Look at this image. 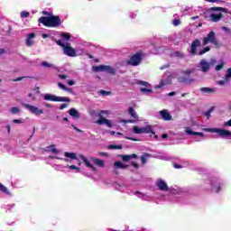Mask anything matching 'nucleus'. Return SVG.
Segmentation results:
<instances>
[{
    "label": "nucleus",
    "instance_id": "16",
    "mask_svg": "<svg viewBox=\"0 0 231 231\" xmlns=\"http://www.w3.org/2000/svg\"><path fill=\"white\" fill-rule=\"evenodd\" d=\"M63 53L64 55H67L68 57H77V51L73 49V47L65 46L63 48Z\"/></svg>",
    "mask_w": 231,
    "mask_h": 231
},
{
    "label": "nucleus",
    "instance_id": "61",
    "mask_svg": "<svg viewBox=\"0 0 231 231\" xmlns=\"http://www.w3.org/2000/svg\"><path fill=\"white\" fill-rule=\"evenodd\" d=\"M223 32H226L227 33H230V29L228 27H222Z\"/></svg>",
    "mask_w": 231,
    "mask_h": 231
},
{
    "label": "nucleus",
    "instance_id": "29",
    "mask_svg": "<svg viewBox=\"0 0 231 231\" xmlns=\"http://www.w3.org/2000/svg\"><path fill=\"white\" fill-rule=\"evenodd\" d=\"M200 91L202 93H216L217 88H201Z\"/></svg>",
    "mask_w": 231,
    "mask_h": 231
},
{
    "label": "nucleus",
    "instance_id": "13",
    "mask_svg": "<svg viewBox=\"0 0 231 231\" xmlns=\"http://www.w3.org/2000/svg\"><path fill=\"white\" fill-rule=\"evenodd\" d=\"M128 64L130 66H140V62H142V54L141 53H136L134 54L129 60H128Z\"/></svg>",
    "mask_w": 231,
    "mask_h": 231
},
{
    "label": "nucleus",
    "instance_id": "1",
    "mask_svg": "<svg viewBox=\"0 0 231 231\" xmlns=\"http://www.w3.org/2000/svg\"><path fill=\"white\" fill-rule=\"evenodd\" d=\"M38 23H41L47 28H57V26H60L62 22H60V17L59 16H42L39 18Z\"/></svg>",
    "mask_w": 231,
    "mask_h": 231
},
{
    "label": "nucleus",
    "instance_id": "52",
    "mask_svg": "<svg viewBox=\"0 0 231 231\" xmlns=\"http://www.w3.org/2000/svg\"><path fill=\"white\" fill-rule=\"evenodd\" d=\"M180 19H174V20L172 21L173 26H180Z\"/></svg>",
    "mask_w": 231,
    "mask_h": 231
},
{
    "label": "nucleus",
    "instance_id": "21",
    "mask_svg": "<svg viewBox=\"0 0 231 231\" xmlns=\"http://www.w3.org/2000/svg\"><path fill=\"white\" fill-rule=\"evenodd\" d=\"M69 115L72 116V118H75L76 120L80 118V113H79V110L76 108H70L69 110Z\"/></svg>",
    "mask_w": 231,
    "mask_h": 231
},
{
    "label": "nucleus",
    "instance_id": "35",
    "mask_svg": "<svg viewBox=\"0 0 231 231\" xmlns=\"http://www.w3.org/2000/svg\"><path fill=\"white\" fill-rule=\"evenodd\" d=\"M225 66V61L220 60L219 64L215 67L216 71H221Z\"/></svg>",
    "mask_w": 231,
    "mask_h": 231
},
{
    "label": "nucleus",
    "instance_id": "36",
    "mask_svg": "<svg viewBox=\"0 0 231 231\" xmlns=\"http://www.w3.org/2000/svg\"><path fill=\"white\" fill-rule=\"evenodd\" d=\"M218 86H226L227 84H230V81L224 78V79L217 81Z\"/></svg>",
    "mask_w": 231,
    "mask_h": 231
},
{
    "label": "nucleus",
    "instance_id": "27",
    "mask_svg": "<svg viewBox=\"0 0 231 231\" xmlns=\"http://www.w3.org/2000/svg\"><path fill=\"white\" fill-rule=\"evenodd\" d=\"M115 169H127V165L124 164L122 162H114Z\"/></svg>",
    "mask_w": 231,
    "mask_h": 231
},
{
    "label": "nucleus",
    "instance_id": "11",
    "mask_svg": "<svg viewBox=\"0 0 231 231\" xmlns=\"http://www.w3.org/2000/svg\"><path fill=\"white\" fill-rule=\"evenodd\" d=\"M23 106L27 109V111H29L30 113H32V115H36L37 116L42 115L44 113V111L33 105H29L24 103L23 105Z\"/></svg>",
    "mask_w": 231,
    "mask_h": 231
},
{
    "label": "nucleus",
    "instance_id": "7",
    "mask_svg": "<svg viewBox=\"0 0 231 231\" xmlns=\"http://www.w3.org/2000/svg\"><path fill=\"white\" fill-rule=\"evenodd\" d=\"M133 131L134 134H149L151 133L152 134H154V129L152 125H146L144 127H139V126H134Z\"/></svg>",
    "mask_w": 231,
    "mask_h": 231
},
{
    "label": "nucleus",
    "instance_id": "5",
    "mask_svg": "<svg viewBox=\"0 0 231 231\" xmlns=\"http://www.w3.org/2000/svg\"><path fill=\"white\" fill-rule=\"evenodd\" d=\"M202 131H205L206 133H217L221 138H226V140H231V132L226 129L203 128Z\"/></svg>",
    "mask_w": 231,
    "mask_h": 231
},
{
    "label": "nucleus",
    "instance_id": "32",
    "mask_svg": "<svg viewBox=\"0 0 231 231\" xmlns=\"http://www.w3.org/2000/svg\"><path fill=\"white\" fill-rule=\"evenodd\" d=\"M140 91H141V93H143V95H147V96H150L151 93H152V89L146 88H141Z\"/></svg>",
    "mask_w": 231,
    "mask_h": 231
},
{
    "label": "nucleus",
    "instance_id": "34",
    "mask_svg": "<svg viewBox=\"0 0 231 231\" xmlns=\"http://www.w3.org/2000/svg\"><path fill=\"white\" fill-rule=\"evenodd\" d=\"M94 163H96L97 167H105L106 165V162H104V160H100V159L94 160Z\"/></svg>",
    "mask_w": 231,
    "mask_h": 231
},
{
    "label": "nucleus",
    "instance_id": "17",
    "mask_svg": "<svg viewBox=\"0 0 231 231\" xmlns=\"http://www.w3.org/2000/svg\"><path fill=\"white\" fill-rule=\"evenodd\" d=\"M156 187L159 189V190H162V191L169 190V186L167 185V182H165V180L162 179L157 180Z\"/></svg>",
    "mask_w": 231,
    "mask_h": 231
},
{
    "label": "nucleus",
    "instance_id": "50",
    "mask_svg": "<svg viewBox=\"0 0 231 231\" xmlns=\"http://www.w3.org/2000/svg\"><path fill=\"white\" fill-rule=\"evenodd\" d=\"M56 44H58V46H61L63 49L66 48V44H64V42H62L60 40H57Z\"/></svg>",
    "mask_w": 231,
    "mask_h": 231
},
{
    "label": "nucleus",
    "instance_id": "10",
    "mask_svg": "<svg viewBox=\"0 0 231 231\" xmlns=\"http://www.w3.org/2000/svg\"><path fill=\"white\" fill-rule=\"evenodd\" d=\"M44 100H50L51 102H69V98L67 97H57L51 94H45Z\"/></svg>",
    "mask_w": 231,
    "mask_h": 231
},
{
    "label": "nucleus",
    "instance_id": "40",
    "mask_svg": "<svg viewBox=\"0 0 231 231\" xmlns=\"http://www.w3.org/2000/svg\"><path fill=\"white\" fill-rule=\"evenodd\" d=\"M10 112L13 114V115H17L18 113L21 112V109H19V107L17 106H14L10 109Z\"/></svg>",
    "mask_w": 231,
    "mask_h": 231
},
{
    "label": "nucleus",
    "instance_id": "57",
    "mask_svg": "<svg viewBox=\"0 0 231 231\" xmlns=\"http://www.w3.org/2000/svg\"><path fill=\"white\" fill-rule=\"evenodd\" d=\"M13 124H23V120H21V119H14V120H13Z\"/></svg>",
    "mask_w": 231,
    "mask_h": 231
},
{
    "label": "nucleus",
    "instance_id": "38",
    "mask_svg": "<svg viewBox=\"0 0 231 231\" xmlns=\"http://www.w3.org/2000/svg\"><path fill=\"white\" fill-rule=\"evenodd\" d=\"M51 160H60L61 162H69V159L59 157V156H50Z\"/></svg>",
    "mask_w": 231,
    "mask_h": 231
},
{
    "label": "nucleus",
    "instance_id": "42",
    "mask_svg": "<svg viewBox=\"0 0 231 231\" xmlns=\"http://www.w3.org/2000/svg\"><path fill=\"white\" fill-rule=\"evenodd\" d=\"M58 87L60 89H63V91H71V88H68L64 84L62 83H58Z\"/></svg>",
    "mask_w": 231,
    "mask_h": 231
},
{
    "label": "nucleus",
    "instance_id": "48",
    "mask_svg": "<svg viewBox=\"0 0 231 231\" xmlns=\"http://www.w3.org/2000/svg\"><path fill=\"white\" fill-rule=\"evenodd\" d=\"M70 35H69V33H62L61 34V39H63V41H69V39H70Z\"/></svg>",
    "mask_w": 231,
    "mask_h": 231
},
{
    "label": "nucleus",
    "instance_id": "19",
    "mask_svg": "<svg viewBox=\"0 0 231 231\" xmlns=\"http://www.w3.org/2000/svg\"><path fill=\"white\" fill-rule=\"evenodd\" d=\"M159 115H161L162 120H165L166 122H170V120H172V116H171L167 109L161 110L159 112Z\"/></svg>",
    "mask_w": 231,
    "mask_h": 231
},
{
    "label": "nucleus",
    "instance_id": "15",
    "mask_svg": "<svg viewBox=\"0 0 231 231\" xmlns=\"http://www.w3.org/2000/svg\"><path fill=\"white\" fill-rule=\"evenodd\" d=\"M161 200L162 201H170V203H176L178 202V197L174 194H172V192H171L170 194L166 195V196H162L161 197Z\"/></svg>",
    "mask_w": 231,
    "mask_h": 231
},
{
    "label": "nucleus",
    "instance_id": "43",
    "mask_svg": "<svg viewBox=\"0 0 231 231\" xmlns=\"http://www.w3.org/2000/svg\"><path fill=\"white\" fill-rule=\"evenodd\" d=\"M136 84H139L140 86H144L145 88H149V86H151V84H149V82L142 81V80H138L136 82Z\"/></svg>",
    "mask_w": 231,
    "mask_h": 231
},
{
    "label": "nucleus",
    "instance_id": "49",
    "mask_svg": "<svg viewBox=\"0 0 231 231\" xmlns=\"http://www.w3.org/2000/svg\"><path fill=\"white\" fill-rule=\"evenodd\" d=\"M21 17L25 18V17H30V13L26 11H23L21 13Z\"/></svg>",
    "mask_w": 231,
    "mask_h": 231
},
{
    "label": "nucleus",
    "instance_id": "53",
    "mask_svg": "<svg viewBox=\"0 0 231 231\" xmlns=\"http://www.w3.org/2000/svg\"><path fill=\"white\" fill-rule=\"evenodd\" d=\"M224 127H231V119L228 121L224 122Z\"/></svg>",
    "mask_w": 231,
    "mask_h": 231
},
{
    "label": "nucleus",
    "instance_id": "18",
    "mask_svg": "<svg viewBox=\"0 0 231 231\" xmlns=\"http://www.w3.org/2000/svg\"><path fill=\"white\" fill-rule=\"evenodd\" d=\"M199 68H200V71L203 73H207L208 69H210V63H208L206 60H201Z\"/></svg>",
    "mask_w": 231,
    "mask_h": 231
},
{
    "label": "nucleus",
    "instance_id": "60",
    "mask_svg": "<svg viewBox=\"0 0 231 231\" xmlns=\"http://www.w3.org/2000/svg\"><path fill=\"white\" fill-rule=\"evenodd\" d=\"M129 17H130V19H136V14L130 13Z\"/></svg>",
    "mask_w": 231,
    "mask_h": 231
},
{
    "label": "nucleus",
    "instance_id": "31",
    "mask_svg": "<svg viewBox=\"0 0 231 231\" xmlns=\"http://www.w3.org/2000/svg\"><path fill=\"white\" fill-rule=\"evenodd\" d=\"M150 157H151V154L149 153H144L143 155L141 156V162L143 165H145V163H147V160H149Z\"/></svg>",
    "mask_w": 231,
    "mask_h": 231
},
{
    "label": "nucleus",
    "instance_id": "55",
    "mask_svg": "<svg viewBox=\"0 0 231 231\" xmlns=\"http://www.w3.org/2000/svg\"><path fill=\"white\" fill-rule=\"evenodd\" d=\"M67 84H69V86H75V81L72 79H68Z\"/></svg>",
    "mask_w": 231,
    "mask_h": 231
},
{
    "label": "nucleus",
    "instance_id": "22",
    "mask_svg": "<svg viewBox=\"0 0 231 231\" xmlns=\"http://www.w3.org/2000/svg\"><path fill=\"white\" fill-rule=\"evenodd\" d=\"M210 21H212V23H217L219 21H221V14H210Z\"/></svg>",
    "mask_w": 231,
    "mask_h": 231
},
{
    "label": "nucleus",
    "instance_id": "47",
    "mask_svg": "<svg viewBox=\"0 0 231 231\" xmlns=\"http://www.w3.org/2000/svg\"><path fill=\"white\" fill-rule=\"evenodd\" d=\"M108 149L120 150L122 149V145L110 144L108 145Z\"/></svg>",
    "mask_w": 231,
    "mask_h": 231
},
{
    "label": "nucleus",
    "instance_id": "20",
    "mask_svg": "<svg viewBox=\"0 0 231 231\" xmlns=\"http://www.w3.org/2000/svg\"><path fill=\"white\" fill-rule=\"evenodd\" d=\"M35 39V33L32 32V33H29L27 35V38L25 40V44L26 46H29V47H32L33 44H34V40Z\"/></svg>",
    "mask_w": 231,
    "mask_h": 231
},
{
    "label": "nucleus",
    "instance_id": "59",
    "mask_svg": "<svg viewBox=\"0 0 231 231\" xmlns=\"http://www.w3.org/2000/svg\"><path fill=\"white\" fill-rule=\"evenodd\" d=\"M207 3H221L223 0H206Z\"/></svg>",
    "mask_w": 231,
    "mask_h": 231
},
{
    "label": "nucleus",
    "instance_id": "64",
    "mask_svg": "<svg viewBox=\"0 0 231 231\" xmlns=\"http://www.w3.org/2000/svg\"><path fill=\"white\" fill-rule=\"evenodd\" d=\"M161 160H169V156H167V155H162V156L161 157Z\"/></svg>",
    "mask_w": 231,
    "mask_h": 231
},
{
    "label": "nucleus",
    "instance_id": "3",
    "mask_svg": "<svg viewBox=\"0 0 231 231\" xmlns=\"http://www.w3.org/2000/svg\"><path fill=\"white\" fill-rule=\"evenodd\" d=\"M199 46H201V41H199V39H196L192 42L190 47L191 55H205V53L210 51V47H206L198 52V48H199Z\"/></svg>",
    "mask_w": 231,
    "mask_h": 231
},
{
    "label": "nucleus",
    "instance_id": "58",
    "mask_svg": "<svg viewBox=\"0 0 231 231\" xmlns=\"http://www.w3.org/2000/svg\"><path fill=\"white\" fill-rule=\"evenodd\" d=\"M106 125H107V127H113V124L111 123V121L109 119H107V122L105 123Z\"/></svg>",
    "mask_w": 231,
    "mask_h": 231
},
{
    "label": "nucleus",
    "instance_id": "54",
    "mask_svg": "<svg viewBox=\"0 0 231 231\" xmlns=\"http://www.w3.org/2000/svg\"><path fill=\"white\" fill-rule=\"evenodd\" d=\"M111 92L109 91H106V90H100V95H103V96H107V95H110Z\"/></svg>",
    "mask_w": 231,
    "mask_h": 231
},
{
    "label": "nucleus",
    "instance_id": "9",
    "mask_svg": "<svg viewBox=\"0 0 231 231\" xmlns=\"http://www.w3.org/2000/svg\"><path fill=\"white\" fill-rule=\"evenodd\" d=\"M171 82H172V75L169 73H165L162 76V79H161L160 83L157 86H155V89H160L163 88V86H169V84H171Z\"/></svg>",
    "mask_w": 231,
    "mask_h": 231
},
{
    "label": "nucleus",
    "instance_id": "25",
    "mask_svg": "<svg viewBox=\"0 0 231 231\" xmlns=\"http://www.w3.org/2000/svg\"><path fill=\"white\" fill-rule=\"evenodd\" d=\"M64 156H65V158H67L69 160H77V153H75V152H65Z\"/></svg>",
    "mask_w": 231,
    "mask_h": 231
},
{
    "label": "nucleus",
    "instance_id": "14",
    "mask_svg": "<svg viewBox=\"0 0 231 231\" xmlns=\"http://www.w3.org/2000/svg\"><path fill=\"white\" fill-rule=\"evenodd\" d=\"M134 196H136V198H139V199H143V201H148L150 203L154 201V197L147 195L146 193H142L141 191H135Z\"/></svg>",
    "mask_w": 231,
    "mask_h": 231
},
{
    "label": "nucleus",
    "instance_id": "26",
    "mask_svg": "<svg viewBox=\"0 0 231 231\" xmlns=\"http://www.w3.org/2000/svg\"><path fill=\"white\" fill-rule=\"evenodd\" d=\"M134 158H138V155L133 153L131 155H123L122 156L123 162H129V160H133Z\"/></svg>",
    "mask_w": 231,
    "mask_h": 231
},
{
    "label": "nucleus",
    "instance_id": "8",
    "mask_svg": "<svg viewBox=\"0 0 231 231\" xmlns=\"http://www.w3.org/2000/svg\"><path fill=\"white\" fill-rule=\"evenodd\" d=\"M186 134L189 136H195L194 140L195 142H203V138H205V134L201 132H194L190 127H186L185 129Z\"/></svg>",
    "mask_w": 231,
    "mask_h": 231
},
{
    "label": "nucleus",
    "instance_id": "37",
    "mask_svg": "<svg viewBox=\"0 0 231 231\" xmlns=\"http://www.w3.org/2000/svg\"><path fill=\"white\" fill-rule=\"evenodd\" d=\"M41 66H42V68H55V65L48 63L47 61H42Z\"/></svg>",
    "mask_w": 231,
    "mask_h": 231
},
{
    "label": "nucleus",
    "instance_id": "30",
    "mask_svg": "<svg viewBox=\"0 0 231 231\" xmlns=\"http://www.w3.org/2000/svg\"><path fill=\"white\" fill-rule=\"evenodd\" d=\"M0 192H3L4 194H6V196H10V190H8V188H6L2 183H0Z\"/></svg>",
    "mask_w": 231,
    "mask_h": 231
},
{
    "label": "nucleus",
    "instance_id": "23",
    "mask_svg": "<svg viewBox=\"0 0 231 231\" xmlns=\"http://www.w3.org/2000/svg\"><path fill=\"white\" fill-rule=\"evenodd\" d=\"M80 160H82V162H85V165L87 167H88L89 169H92V171H95V166H93V164L89 163V161H88V159L84 155H80Z\"/></svg>",
    "mask_w": 231,
    "mask_h": 231
},
{
    "label": "nucleus",
    "instance_id": "28",
    "mask_svg": "<svg viewBox=\"0 0 231 231\" xmlns=\"http://www.w3.org/2000/svg\"><path fill=\"white\" fill-rule=\"evenodd\" d=\"M128 113L132 116V118H134V120H138V115L132 106L128 108Z\"/></svg>",
    "mask_w": 231,
    "mask_h": 231
},
{
    "label": "nucleus",
    "instance_id": "33",
    "mask_svg": "<svg viewBox=\"0 0 231 231\" xmlns=\"http://www.w3.org/2000/svg\"><path fill=\"white\" fill-rule=\"evenodd\" d=\"M172 57H177V59H184L185 55L183 54V52L177 51L172 53Z\"/></svg>",
    "mask_w": 231,
    "mask_h": 231
},
{
    "label": "nucleus",
    "instance_id": "51",
    "mask_svg": "<svg viewBox=\"0 0 231 231\" xmlns=\"http://www.w3.org/2000/svg\"><path fill=\"white\" fill-rule=\"evenodd\" d=\"M213 109L210 108L209 110H208L207 112L204 113L205 116H207V118H210V115L212 113Z\"/></svg>",
    "mask_w": 231,
    "mask_h": 231
},
{
    "label": "nucleus",
    "instance_id": "4",
    "mask_svg": "<svg viewBox=\"0 0 231 231\" xmlns=\"http://www.w3.org/2000/svg\"><path fill=\"white\" fill-rule=\"evenodd\" d=\"M209 187L207 188L208 190H211V192H220L221 187L225 185V181L221 179L213 178L208 180Z\"/></svg>",
    "mask_w": 231,
    "mask_h": 231
},
{
    "label": "nucleus",
    "instance_id": "12",
    "mask_svg": "<svg viewBox=\"0 0 231 231\" xmlns=\"http://www.w3.org/2000/svg\"><path fill=\"white\" fill-rule=\"evenodd\" d=\"M93 71H107V73H110V75H115L116 71L111 67V66H106V65H99L93 67Z\"/></svg>",
    "mask_w": 231,
    "mask_h": 231
},
{
    "label": "nucleus",
    "instance_id": "45",
    "mask_svg": "<svg viewBox=\"0 0 231 231\" xmlns=\"http://www.w3.org/2000/svg\"><path fill=\"white\" fill-rule=\"evenodd\" d=\"M69 169H71V171H76V172H80V168L75 166V165H68Z\"/></svg>",
    "mask_w": 231,
    "mask_h": 231
},
{
    "label": "nucleus",
    "instance_id": "44",
    "mask_svg": "<svg viewBox=\"0 0 231 231\" xmlns=\"http://www.w3.org/2000/svg\"><path fill=\"white\" fill-rule=\"evenodd\" d=\"M97 124H98L99 125H104V124L106 125V124H107V119L102 117V118H100V119L97 122Z\"/></svg>",
    "mask_w": 231,
    "mask_h": 231
},
{
    "label": "nucleus",
    "instance_id": "63",
    "mask_svg": "<svg viewBox=\"0 0 231 231\" xmlns=\"http://www.w3.org/2000/svg\"><path fill=\"white\" fill-rule=\"evenodd\" d=\"M65 107H68L67 104H61L60 106V109H65Z\"/></svg>",
    "mask_w": 231,
    "mask_h": 231
},
{
    "label": "nucleus",
    "instance_id": "62",
    "mask_svg": "<svg viewBox=\"0 0 231 231\" xmlns=\"http://www.w3.org/2000/svg\"><path fill=\"white\" fill-rule=\"evenodd\" d=\"M133 167H134V169H140V165L136 162H132Z\"/></svg>",
    "mask_w": 231,
    "mask_h": 231
},
{
    "label": "nucleus",
    "instance_id": "6",
    "mask_svg": "<svg viewBox=\"0 0 231 231\" xmlns=\"http://www.w3.org/2000/svg\"><path fill=\"white\" fill-rule=\"evenodd\" d=\"M207 44H214V46H220L219 40L216 37V32L214 31L209 32L206 37L203 39V46Z\"/></svg>",
    "mask_w": 231,
    "mask_h": 231
},
{
    "label": "nucleus",
    "instance_id": "56",
    "mask_svg": "<svg viewBox=\"0 0 231 231\" xmlns=\"http://www.w3.org/2000/svg\"><path fill=\"white\" fill-rule=\"evenodd\" d=\"M59 77H60V79L61 80H66V79H68V76H66V75H64V74H60Z\"/></svg>",
    "mask_w": 231,
    "mask_h": 231
},
{
    "label": "nucleus",
    "instance_id": "41",
    "mask_svg": "<svg viewBox=\"0 0 231 231\" xmlns=\"http://www.w3.org/2000/svg\"><path fill=\"white\" fill-rule=\"evenodd\" d=\"M116 190H119L120 192L125 191V187L122 184H116Z\"/></svg>",
    "mask_w": 231,
    "mask_h": 231
},
{
    "label": "nucleus",
    "instance_id": "2",
    "mask_svg": "<svg viewBox=\"0 0 231 231\" xmlns=\"http://www.w3.org/2000/svg\"><path fill=\"white\" fill-rule=\"evenodd\" d=\"M192 73H194V69L181 70L180 72V75L178 77V81L180 84H192V82H196V79L190 77Z\"/></svg>",
    "mask_w": 231,
    "mask_h": 231
},
{
    "label": "nucleus",
    "instance_id": "39",
    "mask_svg": "<svg viewBox=\"0 0 231 231\" xmlns=\"http://www.w3.org/2000/svg\"><path fill=\"white\" fill-rule=\"evenodd\" d=\"M225 79L228 80L229 82L231 81V68L227 69Z\"/></svg>",
    "mask_w": 231,
    "mask_h": 231
},
{
    "label": "nucleus",
    "instance_id": "46",
    "mask_svg": "<svg viewBox=\"0 0 231 231\" xmlns=\"http://www.w3.org/2000/svg\"><path fill=\"white\" fill-rule=\"evenodd\" d=\"M211 10L213 11V12H226V9H225V8H223V7H213V8H211Z\"/></svg>",
    "mask_w": 231,
    "mask_h": 231
},
{
    "label": "nucleus",
    "instance_id": "24",
    "mask_svg": "<svg viewBox=\"0 0 231 231\" xmlns=\"http://www.w3.org/2000/svg\"><path fill=\"white\" fill-rule=\"evenodd\" d=\"M47 152H53V154H59L60 152V150L55 148V145H51L46 148Z\"/></svg>",
    "mask_w": 231,
    "mask_h": 231
}]
</instances>
